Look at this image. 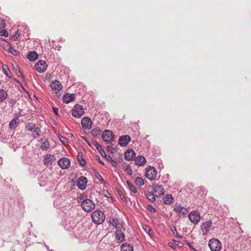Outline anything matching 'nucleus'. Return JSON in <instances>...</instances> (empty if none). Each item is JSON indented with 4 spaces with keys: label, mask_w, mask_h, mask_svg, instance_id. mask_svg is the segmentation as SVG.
Instances as JSON below:
<instances>
[{
    "label": "nucleus",
    "mask_w": 251,
    "mask_h": 251,
    "mask_svg": "<svg viewBox=\"0 0 251 251\" xmlns=\"http://www.w3.org/2000/svg\"><path fill=\"white\" fill-rule=\"evenodd\" d=\"M93 222L98 225L102 223L105 220V215L101 211L96 210L91 215Z\"/></svg>",
    "instance_id": "nucleus-1"
},
{
    "label": "nucleus",
    "mask_w": 251,
    "mask_h": 251,
    "mask_svg": "<svg viewBox=\"0 0 251 251\" xmlns=\"http://www.w3.org/2000/svg\"><path fill=\"white\" fill-rule=\"evenodd\" d=\"M95 206L94 203L90 199H86L81 203L82 208L87 212L92 211L95 208Z\"/></svg>",
    "instance_id": "nucleus-2"
},
{
    "label": "nucleus",
    "mask_w": 251,
    "mask_h": 251,
    "mask_svg": "<svg viewBox=\"0 0 251 251\" xmlns=\"http://www.w3.org/2000/svg\"><path fill=\"white\" fill-rule=\"evenodd\" d=\"M50 87L51 89L55 91V95L58 97L61 94V91L62 89L63 86L60 82L58 80H54L50 84Z\"/></svg>",
    "instance_id": "nucleus-3"
},
{
    "label": "nucleus",
    "mask_w": 251,
    "mask_h": 251,
    "mask_svg": "<svg viewBox=\"0 0 251 251\" xmlns=\"http://www.w3.org/2000/svg\"><path fill=\"white\" fill-rule=\"evenodd\" d=\"M208 245L212 251H220L222 248L221 243L216 238L210 239L209 241Z\"/></svg>",
    "instance_id": "nucleus-4"
},
{
    "label": "nucleus",
    "mask_w": 251,
    "mask_h": 251,
    "mask_svg": "<svg viewBox=\"0 0 251 251\" xmlns=\"http://www.w3.org/2000/svg\"><path fill=\"white\" fill-rule=\"evenodd\" d=\"M84 113V110L82 106L77 104L75 105L72 111V115L77 118H80Z\"/></svg>",
    "instance_id": "nucleus-5"
},
{
    "label": "nucleus",
    "mask_w": 251,
    "mask_h": 251,
    "mask_svg": "<svg viewBox=\"0 0 251 251\" xmlns=\"http://www.w3.org/2000/svg\"><path fill=\"white\" fill-rule=\"evenodd\" d=\"M188 218L192 223L197 225L200 221L201 216L199 212L194 210L189 213Z\"/></svg>",
    "instance_id": "nucleus-6"
},
{
    "label": "nucleus",
    "mask_w": 251,
    "mask_h": 251,
    "mask_svg": "<svg viewBox=\"0 0 251 251\" xmlns=\"http://www.w3.org/2000/svg\"><path fill=\"white\" fill-rule=\"evenodd\" d=\"M157 176L156 170L152 167H148L146 169V176L150 180H152L155 179Z\"/></svg>",
    "instance_id": "nucleus-7"
},
{
    "label": "nucleus",
    "mask_w": 251,
    "mask_h": 251,
    "mask_svg": "<svg viewBox=\"0 0 251 251\" xmlns=\"http://www.w3.org/2000/svg\"><path fill=\"white\" fill-rule=\"evenodd\" d=\"M48 65L46 61L42 60L38 61L35 65L36 70L39 73H44Z\"/></svg>",
    "instance_id": "nucleus-8"
},
{
    "label": "nucleus",
    "mask_w": 251,
    "mask_h": 251,
    "mask_svg": "<svg viewBox=\"0 0 251 251\" xmlns=\"http://www.w3.org/2000/svg\"><path fill=\"white\" fill-rule=\"evenodd\" d=\"M115 232V238L118 243H122L126 241V237L124 232V230H122V227H119L116 229Z\"/></svg>",
    "instance_id": "nucleus-9"
},
{
    "label": "nucleus",
    "mask_w": 251,
    "mask_h": 251,
    "mask_svg": "<svg viewBox=\"0 0 251 251\" xmlns=\"http://www.w3.org/2000/svg\"><path fill=\"white\" fill-rule=\"evenodd\" d=\"M114 138L113 133L108 130H105L102 134V139L104 142L109 143H111Z\"/></svg>",
    "instance_id": "nucleus-10"
},
{
    "label": "nucleus",
    "mask_w": 251,
    "mask_h": 251,
    "mask_svg": "<svg viewBox=\"0 0 251 251\" xmlns=\"http://www.w3.org/2000/svg\"><path fill=\"white\" fill-rule=\"evenodd\" d=\"M152 192L155 194L156 197H158L160 195H163L165 190L162 185L154 184L152 186Z\"/></svg>",
    "instance_id": "nucleus-11"
},
{
    "label": "nucleus",
    "mask_w": 251,
    "mask_h": 251,
    "mask_svg": "<svg viewBox=\"0 0 251 251\" xmlns=\"http://www.w3.org/2000/svg\"><path fill=\"white\" fill-rule=\"evenodd\" d=\"M56 157L54 155L47 154L43 159V163L46 166L51 165L55 161Z\"/></svg>",
    "instance_id": "nucleus-12"
},
{
    "label": "nucleus",
    "mask_w": 251,
    "mask_h": 251,
    "mask_svg": "<svg viewBox=\"0 0 251 251\" xmlns=\"http://www.w3.org/2000/svg\"><path fill=\"white\" fill-rule=\"evenodd\" d=\"M81 123L82 128L84 129L89 130L92 127V122L88 117H83L81 120Z\"/></svg>",
    "instance_id": "nucleus-13"
},
{
    "label": "nucleus",
    "mask_w": 251,
    "mask_h": 251,
    "mask_svg": "<svg viewBox=\"0 0 251 251\" xmlns=\"http://www.w3.org/2000/svg\"><path fill=\"white\" fill-rule=\"evenodd\" d=\"M57 164L62 169H66L70 167V161L67 158L63 157L58 160Z\"/></svg>",
    "instance_id": "nucleus-14"
},
{
    "label": "nucleus",
    "mask_w": 251,
    "mask_h": 251,
    "mask_svg": "<svg viewBox=\"0 0 251 251\" xmlns=\"http://www.w3.org/2000/svg\"><path fill=\"white\" fill-rule=\"evenodd\" d=\"M87 183V178L85 176L80 177L77 181V185L81 190H84L86 188Z\"/></svg>",
    "instance_id": "nucleus-15"
},
{
    "label": "nucleus",
    "mask_w": 251,
    "mask_h": 251,
    "mask_svg": "<svg viewBox=\"0 0 251 251\" xmlns=\"http://www.w3.org/2000/svg\"><path fill=\"white\" fill-rule=\"evenodd\" d=\"M212 224V221L209 220L204 223H203L201 225V230L203 234H206L210 230V228Z\"/></svg>",
    "instance_id": "nucleus-16"
},
{
    "label": "nucleus",
    "mask_w": 251,
    "mask_h": 251,
    "mask_svg": "<svg viewBox=\"0 0 251 251\" xmlns=\"http://www.w3.org/2000/svg\"><path fill=\"white\" fill-rule=\"evenodd\" d=\"M130 140V137L128 135L121 136L119 139V144L121 146H125L128 144Z\"/></svg>",
    "instance_id": "nucleus-17"
},
{
    "label": "nucleus",
    "mask_w": 251,
    "mask_h": 251,
    "mask_svg": "<svg viewBox=\"0 0 251 251\" xmlns=\"http://www.w3.org/2000/svg\"><path fill=\"white\" fill-rule=\"evenodd\" d=\"M135 157V152L132 149H129L125 152V157L126 160H131Z\"/></svg>",
    "instance_id": "nucleus-18"
},
{
    "label": "nucleus",
    "mask_w": 251,
    "mask_h": 251,
    "mask_svg": "<svg viewBox=\"0 0 251 251\" xmlns=\"http://www.w3.org/2000/svg\"><path fill=\"white\" fill-rule=\"evenodd\" d=\"M134 161L135 164L139 166H143L146 163L145 158L142 155L137 156L135 159Z\"/></svg>",
    "instance_id": "nucleus-19"
},
{
    "label": "nucleus",
    "mask_w": 251,
    "mask_h": 251,
    "mask_svg": "<svg viewBox=\"0 0 251 251\" xmlns=\"http://www.w3.org/2000/svg\"><path fill=\"white\" fill-rule=\"evenodd\" d=\"M75 98V95L72 94H66L63 97V100L65 103H68L72 101Z\"/></svg>",
    "instance_id": "nucleus-20"
},
{
    "label": "nucleus",
    "mask_w": 251,
    "mask_h": 251,
    "mask_svg": "<svg viewBox=\"0 0 251 251\" xmlns=\"http://www.w3.org/2000/svg\"><path fill=\"white\" fill-rule=\"evenodd\" d=\"M163 200L166 204L170 205L174 202V198L171 195H166Z\"/></svg>",
    "instance_id": "nucleus-21"
},
{
    "label": "nucleus",
    "mask_w": 251,
    "mask_h": 251,
    "mask_svg": "<svg viewBox=\"0 0 251 251\" xmlns=\"http://www.w3.org/2000/svg\"><path fill=\"white\" fill-rule=\"evenodd\" d=\"M19 123V119L18 118L13 119L9 124V128L10 129H15L18 126Z\"/></svg>",
    "instance_id": "nucleus-22"
},
{
    "label": "nucleus",
    "mask_w": 251,
    "mask_h": 251,
    "mask_svg": "<svg viewBox=\"0 0 251 251\" xmlns=\"http://www.w3.org/2000/svg\"><path fill=\"white\" fill-rule=\"evenodd\" d=\"M27 57L30 61H35L37 59L38 54L35 51H30L28 54Z\"/></svg>",
    "instance_id": "nucleus-23"
},
{
    "label": "nucleus",
    "mask_w": 251,
    "mask_h": 251,
    "mask_svg": "<svg viewBox=\"0 0 251 251\" xmlns=\"http://www.w3.org/2000/svg\"><path fill=\"white\" fill-rule=\"evenodd\" d=\"M121 251H133V247L127 243H124L121 246Z\"/></svg>",
    "instance_id": "nucleus-24"
},
{
    "label": "nucleus",
    "mask_w": 251,
    "mask_h": 251,
    "mask_svg": "<svg viewBox=\"0 0 251 251\" xmlns=\"http://www.w3.org/2000/svg\"><path fill=\"white\" fill-rule=\"evenodd\" d=\"M41 141V148L43 150L47 151L50 147V144L48 141L46 139H42Z\"/></svg>",
    "instance_id": "nucleus-25"
},
{
    "label": "nucleus",
    "mask_w": 251,
    "mask_h": 251,
    "mask_svg": "<svg viewBox=\"0 0 251 251\" xmlns=\"http://www.w3.org/2000/svg\"><path fill=\"white\" fill-rule=\"evenodd\" d=\"M109 224L112 225L116 229L119 227H122V225H119L118 224V220L116 218L111 219L109 221Z\"/></svg>",
    "instance_id": "nucleus-26"
},
{
    "label": "nucleus",
    "mask_w": 251,
    "mask_h": 251,
    "mask_svg": "<svg viewBox=\"0 0 251 251\" xmlns=\"http://www.w3.org/2000/svg\"><path fill=\"white\" fill-rule=\"evenodd\" d=\"M147 198L151 201H154L155 200V194L152 192H148L146 194Z\"/></svg>",
    "instance_id": "nucleus-27"
},
{
    "label": "nucleus",
    "mask_w": 251,
    "mask_h": 251,
    "mask_svg": "<svg viewBox=\"0 0 251 251\" xmlns=\"http://www.w3.org/2000/svg\"><path fill=\"white\" fill-rule=\"evenodd\" d=\"M7 93L3 89H0V101H2L6 99Z\"/></svg>",
    "instance_id": "nucleus-28"
},
{
    "label": "nucleus",
    "mask_w": 251,
    "mask_h": 251,
    "mask_svg": "<svg viewBox=\"0 0 251 251\" xmlns=\"http://www.w3.org/2000/svg\"><path fill=\"white\" fill-rule=\"evenodd\" d=\"M32 129H33L32 134H33V135L34 138H36L37 137L40 135V134L41 133V130H40V129L39 128L35 127L33 129L32 128Z\"/></svg>",
    "instance_id": "nucleus-29"
},
{
    "label": "nucleus",
    "mask_w": 251,
    "mask_h": 251,
    "mask_svg": "<svg viewBox=\"0 0 251 251\" xmlns=\"http://www.w3.org/2000/svg\"><path fill=\"white\" fill-rule=\"evenodd\" d=\"M125 171L126 175L131 176L132 174V172L130 166L129 165L126 164L124 166Z\"/></svg>",
    "instance_id": "nucleus-30"
},
{
    "label": "nucleus",
    "mask_w": 251,
    "mask_h": 251,
    "mask_svg": "<svg viewBox=\"0 0 251 251\" xmlns=\"http://www.w3.org/2000/svg\"><path fill=\"white\" fill-rule=\"evenodd\" d=\"M94 145L95 146V147L97 148V149L98 150V151H99V152L100 153H101V154L102 155V153H105L104 150H103L102 148L101 147V146L97 142H94Z\"/></svg>",
    "instance_id": "nucleus-31"
},
{
    "label": "nucleus",
    "mask_w": 251,
    "mask_h": 251,
    "mask_svg": "<svg viewBox=\"0 0 251 251\" xmlns=\"http://www.w3.org/2000/svg\"><path fill=\"white\" fill-rule=\"evenodd\" d=\"M77 160L82 166L85 165V161L83 160L82 156L80 155L79 153H78L77 155Z\"/></svg>",
    "instance_id": "nucleus-32"
},
{
    "label": "nucleus",
    "mask_w": 251,
    "mask_h": 251,
    "mask_svg": "<svg viewBox=\"0 0 251 251\" xmlns=\"http://www.w3.org/2000/svg\"><path fill=\"white\" fill-rule=\"evenodd\" d=\"M135 182L136 184L139 186H142L144 184V180L142 178L139 177H137L135 178Z\"/></svg>",
    "instance_id": "nucleus-33"
},
{
    "label": "nucleus",
    "mask_w": 251,
    "mask_h": 251,
    "mask_svg": "<svg viewBox=\"0 0 251 251\" xmlns=\"http://www.w3.org/2000/svg\"><path fill=\"white\" fill-rule=\"evenodd\" d=\"M143 229L149 235L152 233V230L149 226L145 225L143 226Z\"/></svg>",
    "instance_id": "nucleus-34"
},
{
    "label": "nucleus",
    "mask_w": 251,
    "mask_h": 251,
    "mask_svg": "<svg viewBox=\"0 0 251 251\" xmlns=\"http://www.w3.org/2000/svg\"><path fill=\"white\" fill-rule=\"evenodd\" d=\"M183 207L181 206L180 204H176L174 205V211L177 213H180L181 211V208H183Z\"/></svg>",
    "instance_id": "nucleus-35"
},
{
    "label": "nucleus",
    "mask_w": 251,
    "mask_h": 251,
    "mask_svg": "<svg viewBox=\"0 0 251 251\" xmlns=\"http://www.w3.org/2000/svg\"><path fill=\"white\" fill-rule=\"evenodd\" d=\"M127 184L131 191L133 192V193L137 192L136 189L131 183L127 181Z\"/></svg>",
    "instance_id": "nucleus-36"
},
{
    "label": "nucleus",
    "mask_w": 251,
    "mask_h": 251,
    "mask_svg": "<svg viewBox=\"0 0 251 251\" xmlns=\"http://www.w3.org/2000/svg\"><path fill=\"white\" fill-rule=\"evenodd\" d=\"M116 189L117 190L118 194L120 195L121 198L122 199V200L124 201H126V198L124 196L122 191H121L119 189H117V188Z\"/></svg>",
    "instance_id": "nucleus-37"
},
{
    "label": "nucleus",
    "mask_w": 251,
    "mask_h": 251,
    "mask_svg": "<svg viewBox=\"0 0 251 251\" xmlns=\"http://www.w3.org/2000/svg\"><path fill=\"white\" fill-rule=\"evenodd\" d=\"M2 69L5 74V75L8 76V77H10V76L9 75L8 72L10 73V71L9 70L7 65H4L2 66Z\"/></svg>",
    "instance_id": "nucleus-38"
},
{
    "label": "nucleus",
    "mask_w": 251,
    "mask_h": 251,
    "mask_svg": "<svg viewBox=\"0 0 251 251\" xmlns=\"http://www.w3.org/2000/svg\"><path fill=\"white\" fill-rule=\"evenodd\" d=\"M147 209L152 212H153V213H155L156 212V210L153 207V206L151 205H148L147 206Z\"/></svg>",
    "instance_id": "nucleus-39"
},
{
    "label": "nucleus",
    "mask_w": 251,
    "mask_h": 251,
    "mask_svg": "<svg viewBox=\"0 0 251 251\" xmlns=\"http://www.w3.org/2000/svg\"><path fill=\"white\" fill-rule=\"evenodd\" d=\"M0 36L7 37L8 36V33L5 30H1L0 31Z\"/></svg>",
    "instance_id": "nucleus-40"
},
{
    "label": "nucleus",
    "mask_w": 251,
    "mask_h": 251,
    "mask_svg": "<svg viewBox=\"0 0 251 251\" xmlns=\"http://www.w3.org/2000/svg\"><path fill=\"white\" fill-rule=\"evenodd\" d=\"M5 22L4 20L0 19V28H3L5 26Z\"/></svg>",
    "instance_id": "nucleus-41"
},
{
    "label": "nucleus",
    "mask_w": 251,
    "mask_h": 251,
    "mask_svg": "<svg viewBox=\"0 0 251 251\" xmlns=\"http://www.w3.org/2000/svg\"><path fill=\"white\" fill-rule=\"evenodd\" d=\"M32 126H33V125H32V124L28 123L26 125L25 128L27 130L31 131L33 128Z\"/></svg>",
    "instance_id": "nucleus-42"
},
{
    "label": "nucleus",
    "mask_w": 251,
    "mask_h": 251,
    "mask_svg": "<svg viewBox=\"0 0 251 251\" xmlns=\"http://www.w3.org/2000/svg\"><path fill=\"white\" fill-rule=\"evenodd\" d=\"M188 212V211L187 210V209L184 207L183 208H181V211L179 213V214L182 215H185Z\"/></svg>",
    "instance_id": "nucleus-43"
},
{
    "label": "nucleus",
    "mask_w": 251,
    "mask_h": 251,
    "mask_svg": "<svg viewBox=\"0 0 251 251\" xmlns=\"http://www.w3.org/2000/svg\"><path fill=\"white\" fill-rule=\"evenodd\" d=\"M20 33L19 32V31H17L15 34L13 36V39L14 40H16L20 36Z\"/></svg>",
    "instance_id": "nucleus-44"
},
{
    "label": "nucleus",
    "mask_w": 251,
    "mask_h": 251,
    "mask_svg": "<svg viewBox=\"0 0 251 251\" xmlns=\"http://www.w3.org/2000/svg\"><path fill=\"white\" fill-rule=\"evenodd\" d=\"M176 245L179 248H181L183 246V244L180 241H176Z\"/></svg>",
    "instance_id": "nucleus-45"
},
{
    "label": "nucleus",
    "mask_w": 251,
    "mask_h": 251,
    "mask_svg": "<svg viewBox=\"0 0 251 251\" xmlns=\"http://www.w3.org/2000/svg\"><path fill=\"white\" fill-rule=\"evenodd\" d=\"M110 161H111V165H112V166H113L114 167H116L117 166L118 164L115 161L113 160V159H111V160Z\"/></svg>",
    "instance_id": "nucleus-46"
},
{
    "label": "nucleus",
    "mask_w": 251,
    "mask_h": 251,
    "mask_svg": "<svg viewBox=\"0 0 251 251\" xmlns=\"http://www.w3.org/2000/svg\"><path fill=\"white\" fill-rule=\"evenodd\" d=\"M52 109H53L54 113L55 114V115L57 116L58 115V111H59L58 108H57L56 107H52Z\"/></svg>",
    "instance_id": "nucleus-47"
},
{
    "label": "nucleus",
    "mask_w": 251,
    "mask_h": 251,
    "mask_svg": "<svg viewBox=\"0 0 251 251\" xmlns=\"http://www.w3.org/2000/svg\"><path fill=\"white\" fill-rule=\"evenodd\" d=\"M10 49V52L13 54L16 55V50L13 49L11 47H9V49Z\"/></svg>",
    "instance_id": "nucleus-48"
},
{
    "label": "nucleus",
    "mask_w": 251,
    "mask_h": 251,
    "mask_svg": "<svg viewBox=\"0 0 251 251\" xmlns=\"http://www.w3.org/2000/svg\"><path fill=\"white\" fill-rule=\"evenodd\" d=\"M169 246L172 248V249H175V247H176V245H175L174 243H172V242H170L169 243Z\"/></svg>",
    "instance_id": "nucleus-49"
},
{
    "label": "nucleus",
    "mask_w": 251,
    "mask_h": 251,
    "mask_svg": "<svg viewBox=\"0 0 251 251\" xmlns=\"http://www.w3.org/2000/svg\"><path fill=\"white\" fill-rule=\"evenodd\" d=\"M97 160L99 161V162L101 164V165H104V163L103 162H102L101 160H100V157L99 156H98L97 157Z\"/></svg>",
    "instance_id": "nucleus-50"
},
{
    "label": "nucleus",
    "mask_w": 251,
    "mask_h": 251,
    "mask_svg": "<svg viewBox=\"0 0 251 251\" xmlns=\"http://www.w3.org/2000/svg\"><path fill=\"white\" fill-rule=\"evenodd\" d=\"M97 178H98L99 180H100V181L103 180L102 177V176H101L100 174H98V176H97Z\"/></svg>",
    "instance_id": "nucleus-51"
},
{
    "label": "nucleus",
    "mask_w": 251,
    "mask_h": 251,
    "mask_svg": "<svg viewBox=\"0 0 251 251\" xmlns=\"http://www.w3.org/2000/svg\"><path fill=\"white\" fill-rule=\"evenodd\" d=\"M105 158L107 159V160H109V161H111L112 159V158L109 156V155H105Z\"/></svg>",
    "instance_id": "nucleus-52"
},
{
    "label": "nucleus",
    "mask_w": 251,
    "mask_h": 251,
    "mask_svg": "<svg viewBox=\"0 0 251 251\" xmlns=\"http://www.w3.org/2000/svg\"><path fill=\"white\" fill-rule=\"evenodd\" d=\"M188 244L189 245V246L190 247V248L192 249V251H196V249L193 248L190 244V243H188Z\"/></svg>",
    "instance_id": "nucleus-53"
},
{
    "label": "nucleus",
    "mask_w": 251,
    "mask_h": 251,
    "mask_svg": "<svg viewBox=\"0 0 251 251\" xmlns=\"http://www.w3.org/2000/svg\"><path fill=\"white\" fill-rule=\"evenodd\" d=\"M17 74H18V76L23 75L22 72H21V71L20 70L18 71Z\"/></svg>",
    "instance_id": "nucleus-54"
},
{
    "label": "nucleus",
    "mask_w": 251,
    "mask_h": 251,
    "mask_svg": "<svg viewBox=\"0 0 251 251\" xmlns=\"http://www.w3.org/2000/svg\"><path fill=\"white\" fill-rule=\"evenodd\" d=\"M109 194L108 191H106V194H105V196H106V194Z\"/></svg>",
    "instance_id": "nucleus-55"
},
{
    "label": "nucleus",
    "mask_w": 251,
    "mask_h": 251,
    "mask_svg": "<svg viewBox=\"0 0 251 251\" xmlns=\"http://www.w3.org/2000/svg\"><path fill=\"white\" fill-rule=\"evenodd\" d=\"M109 194L108 191H106V194H105V196H106V194Z\"/></svg>",
    "instance_id": "nucleus-56"
},
{
    "label": "nucleus",
    "mask_w": 251,
    "mask_h": 251,
    "mask_svg": "<svg viewBox=\"0 0 251 251\" xmlns=\"http://www.w3.org/2000/svg\"><path fill=\"white\" fill-rule=\"evenodd\" d=\"M109 194L108 191H106V194H105V196H106V194Z\"/></svg>",
    "instance_id": "nucleus-57"
},
{
    "label": "nucleus",
    "mask_w": 251,
    "mask_h": 251,
    "mask_svg": "<svg viewBox=\"0 0 251 251\" xmlns=\"http://www.w3.org/2000/svg\"><path fill=\"white\" fill-rule=\"evenodd\" d=\"M174 229H172V231H175V230H176V228H175V227H174Z\"/></svg>",
    "instance_id": "nucleus-58"
},
{
    "label": "nucleus",
    "mask_w": 251,
    "mask_h": 251,
    "mask_svg": "<svg viewBox=\"0 0 251 251\" xmlns=\"http://www.w3.org/2000/svg\"><path fill=\"white\" fill-rule=\"evenodd\" d=\"M174 229H172V231H175V230H176V228H175V227H174Z\"/></svg>",
    "instance_id": "nucleus-59"
},
{
    "label": "nucleus",
    "mask_w": 251,
    "mask_h": 251,
    "mask_svg": "<svg viewBox=\"0 0 251 251\" xmlns=\"http://www.w3.org/2000/svg\"><path fill=\"white\" fill-rule=\"evenodd\" d=\"M174 229H172V231H175V230H176V228H175V227H174Z\"/></svg>",
    "instance_id": "nucleus-60"
}]
</instances>
